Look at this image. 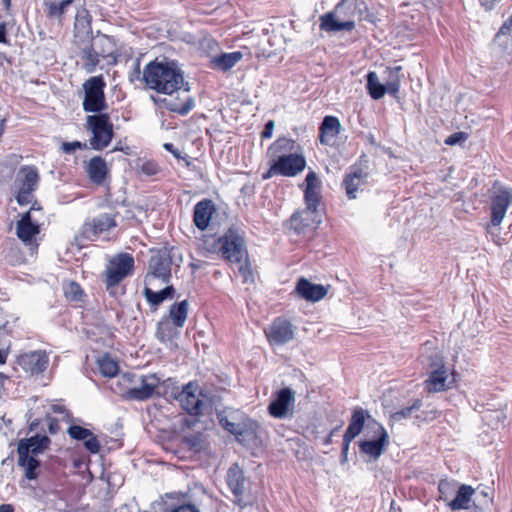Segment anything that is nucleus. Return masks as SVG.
I'll return each mask as SVG.
<instances>
[{
  "mask_svg": "<svg viewBox=\"0 0 512 512\" xmlns=\"http://www.w3.org/2000/svg\"><path fill=\"white\" fill-rule=\"evenodd\" d=\"M212 68L224 71V53H220L211 59Z\"/></svg>",
  "mask_w": 512,
  "mask_h": 512,
  "instance_id": "5fc2aeb1",
  "label": "nucleus"
},
{
  "mask_svg": "<svg viewBox=\"0 0 512 512\" xmlns=\"http://www.w3.org/2000/svg\"><path fill=\"white\" fill-rule=\"evenodd\" d=\"M134 270V259L128 253H121L113 257L102 273L106 290L111 296L117 295L120 282L131 275Z\"/></svg>",
  "mask_w": 512,
  "mask_h": 512,
  "instance_id": "423d86ee",
  "label": "nucleus"
},
{
  "mask_svg": "<svg viewBox=\"0 0 512 512\" xmlns=\"http://www.w3.org/2000/svg\"><path fill=\"white\" fill-rule=\"evenodd\" d=\"M365 436L367 439L359 442L360 450L371 459L377 460L389 445V435L382 424L372 419L366 424Z\"/></svg>",
  "mask_w": 512,
  "mask_h": 512,
  "instance_id": "0eeeda50",
  "label": "nucleus"
},
{
  "mask_svg": "<svg viewBox=\"0 0 512 512\" xmlns=\"http://www.w3.org/2000/svg\"><path fill=\"white\" fill-rule=\"evenodd\" d=\"M491 224L499 226L506 216L508 207L512 204V188L494 186L490 197Z\"/></svg>",
  "mask_w": 512,
  "mask_h": 512,
  "instance_id": "9b49d317",
  "label": "nucleus"
},
{
  "mask_svg": "<svg viewBox=\"0 0 512 512\" xmlns=\"http://www.w3.org/2000/svg\"><path fill=\"white\" fill-rule=\"evenodd\" d=\"M295 404V392L285 387L279 390L268 406L269 414L277 419H284L293 413Z\"/></svg>",
  "mask_w": 512,
  "mask_h": 512,
  "instance_id": "f8f14e48",
  "label": "nucleus"
},
{
  "mask_svg": "<svg viewBox=\"0 0 512 512\" xmlns=\"http://www.w3.org/2000/svg\"><path fill=\"white\" fill-rule=\"evenodd\" d=\"M341 124L336 117L326 116L321 125L320 141L321 143L328 144L330 138L339 134Z\"/></svg>",
  "mask_w": 512,
  "mask_h": 512,
  "instance_id": "473e14b6",
  "label": "nucleus"
},
{
  "mask_svg": "<svg viewBox=\"0 0 512 512\" xmlns=\"http://www.w3.org/2000/svg\"><path fill=\"white\" fill-rule=\"evenodd\" d=\"M400 71H401L400 66H397V67H394V68L388 70L389 79L386 81L385 85H386L387 93H389L391 95H396L399 91V86H400V81H401Z\"/></svg>",
  "mask_w": 512,
  "mask_h": 512,
  "instance_id": "79ce46f5",
  "label": "nucleus"
},
{
  "mask_svg": "<svg viewBox=\"0 0 512 512\" xmlns=\"http://www.w3.org/2000/svg\"><path fill=\"white\" fill-rule=\"evenodd\" d=\"M274 175H279V172H272V166L270 169L263 175V179H269L273 177Z\"/></svg>",
  "mask_w": 512,
  "mask_h": 512,
  "instance_id": "774afa93",
  "label": "nucleus"
},
{
  "mask_svg": "<svg viewBox=\"0 0 512 512\" xmlns=\"http://www.w3.org/2000/svg\"><path fill=\"white\" fill-rule=\"evenodd\" d=\"M92 44L97 50L106 49L111 51L110 57L112 56L115 59L113 56V43L110 37L106 35H101L97 38L93 37Z\"/></svg>",
  "mask_w": 512,
  "mask_h": 512,
  "instance_id": "49530a36",
  "label": "nucleus"
},
{
  "mask_svg": "<svg viewBox=\"0 0 512 512\" xmlns=\"http://www.w3.org/2000/svg\"><path fill=\"white\" fill-rule=\"evenodd\" d=\"M367 177L368 173L365 172L361 167H351L350 172L346 174L343 181L346 194L350 199H355L357 197L356 192L366 182Z\"/></svg>",
  "mask_w": 512,
  "mask_h": 512,
  "instance_id": "a878e982",
  "label": "nucleus"
},
{
  "mask_svg": "<svg viewBox=\"0 0 512 512\" xmlns=\"http://www.w3.org/2000/svg\"><path fill=\"white\" fill-rule=\"evenodd\" d=\"M166 394L170 399L179 403V406L191 416L202 414L206 405L203 390L198 382L190 381L182 387L172 385L168 386Z\"/></svg>",
  "mask_w": 512,
  "mask_h": 512,
  "instance_id": "39448f33",
  "label": "nucleus"
},
{
  "mask_svg": "<svg viewBox=\"0 0 512 512\" xmlns=\"http://www.w3.org/2000/svg\"><path fill=\"white\" fill-rule=\"evenodd\" d=\"M86 143H82L80 141H73V142H63L62 143V151L66 154H72L78 149H84L86 148Z\"/></svg>",
  "mask_w": 512,
  "mask_h": 512,
  "instance_id": "8fccbe9b",
  "label": "nucleus"
},
{
  "mask_svg": "<svg viewBox=\"0 0 512 512\" xmlns=\"http://www.w3.org/2000/svg\"><path fill=\"white\" fill-rule=\"evenodd\" d=\"M164 149L173 154L176 158H181L180 150L176 149L172 143H165L163 145Z\"/></svg>",
  "mask_w": 512,
  "mask_h": 512,
  "instance_id": "bf43d9fd",
  "label": "nucleus"
},
{
  "mask_svg": "<svg viewBox=\"0 0 512 512\" xmlns=\"http://www.w3.org/2000/svg\"><path fill=\"white\" fill-rule=\"evenodd\" d=\"M141 79L148 89L157 93L169 96L177 94L174 99L152 96L151 99L158 106L180 115H186L194 107V100L189 95L190 88L177 62L151 61L144 67Z\"/></svg>",
  "mask_w": 512,
  "mask_h": 512,
  "instance_id": "f257e3e1",
  "label": "nucleus"
},
{
  "mask_svg": "<svg viewBox=\"0 0 512 512\" xmlns=\"http://www.w3.org/2000/svg\"><path fill=\"white\" fill-rule=\"evenodd\" d=\"M33 191L29 190L28 188H20L18 194L16 196V200L20 205L29 204L32 201L33 198Z\"/></svg>",
  "mask_w": 512,
  "mask_h": 512,
  "instance_id": "09e8293b",
  "label": "nucleus"
},
{
  "mask_svg": "<svg viewBox=\"0 0 512 512\" xmlns=\"http://www.w3.org/2000/svg\"><path fill=\"white\" fill-rule=\"evenodd\" d=\"M275 127L274 121L270 120L266 123L264 130L262 131L263 138H270L272 136Z\"/></svg>",
  "mask_w": 512,
  "mask_h": 512,
  "instance_id": "4d7b16f0",
  "label": "nucleus"
},
{
  "mask_svg": "<svg viewBox=\"0 0 512 512\" xmlns=\"http://www.w3.org/2000/svg\"><path fill=\"white\" fill-rule=\"evenodd\" d=\"M343 5L339 4L333 12L321 16L320 28L327 32L351 31L355 28L353 20H344L341 17Z\"/></svg>",
  "mask_w": 512,
  "mask_h": 512,
  "instance_id": "f3484780",
  "label": "nucleus"
},
{
  "mask_svg": "<svg viewBox=\"0 0 512 512\" xmlns=\"http://www.w3.org/2000/svg\"><path fill=\"white\" fill-rule=\"evenodd\" d=\"M427 366L430 369V375L425 381V388L428 392H440L449 388V374L444 365L442 356L434 351L428 356Z\"/></svg>",
  "mask_w": 512,
  "mask_h": 512,
  "instance_id": "9d476101",
  "label": "nucleus"
},
{
  "mask_svg": "<svg viewBox=\"0 0 512 512\" xmlns=\"http://www.w3.org/2000/svg\"><path fill=\"white\" fill-rule=\"evenodd\" d=\"M0 43H7L5 24H0Z\"/></svg>",
  "mask_w": 512,
  "mask_h": 512,
  "instance_id": "680f3d73",
  "label": "nucleus"
},
{
  "mask_svg": "<svg viewBox=\"0 0 512 512\" xmlns=\"http://www.w3.org/2000/svg\"><path fill=\"white\" fill-rule=\"evenodd\" d=\"M481 2V5L486 9V10H491L494 6V3H495V0H480Z\"/></svg>",
  "mask_w": 512,
  "mask_h": 512,
  "instance_id": "e2e57ef3",
  "label": "nucleus"
},
{
  "mask_svg": "<svg viewBox=\"0 0 512 512\" xmlns=\"http://www.w3.org/2000/svg\"><path fill=\"white\" fill-rule=\"evenodd\" d=\"M99 370L106 377H114L117 375L118 363L108 354H105L98 360Z\"/></svg>",
  "mask_w": 512,
  "mask_h": 512,
  "instance_id": "ea45409f",
  "label": "nucleus"
},
{
  "mask_svg": "<svg viewBox=\"0 0 512 512\" xmlns=\"http://www.w3.org/2000/svg\"><path fill=\"white\" fill-rule=\"evenodd\" d=\"M367 89L370 96L375 100L382 98L387 92L386 85L380 83L375 72H369L367 75Z\"/></svg>",
  "mask_w": 512,
  "mask_h": 512,
  "instance_id": "58836bf2",
  "label": "nucleus"
},
{
  "mask_svg": "<svg viewBox=\"0 0 512 512\" xmlns=\"http://www.w3.org/2000/svg\"><path fill=\"white\" fill-rule=\"evenodd\" d=\"M296 291L303 299L310 302L319 301L327 294L326 287L319 284H313L305 278L299 279Z\"/></svg>",
  "mask_w": 512,
  "mask_h": 512,
  "instance_id": "bb28decb",
  "label": "nucleus"
},
{
  "mask_svg": "<svg viewBox=\"0 0 512 512\" xmlns=\"http://www.w3.org/2000/svg\"><path fill=\"white\" fill-rule=\"evenodd\" d=\"M305 183L304 196L306 207L317 209L321 199V181L315 172L310 171L306 176Z\"/></svg>",
  "mask_w": 512,
  "mask_h": 512,
  "instance_id": "393cba45",
  "label": "nucleus"
},
{
  "mask_svg": "<svg viewBox=\"0 0 512 512\" xmlns=\"http://www.w3.org/2000/svg\"><path fill=\"white\" fill-rule=\"evenodd\" d=\"M39 231V225L32 221L31 211H27L17 222L16 235L26 245H34V237Z\"/></svg>",
  "mask_w": 512,
  "mask_h": 512,
  "instance_id": "4be33fe9",
  "label": "nucleus"
},
{
  "mask_svg": "<svg viewBox=\"0 0 512 512\" xmlns=\"http://www.w3.org/2000/svg\"><path fill=\"white\" fill-rule=\"evenodd\" d=\"M171 512H199V510L194 505L184 504L172 509Z\"/></svg>",
  "mask_w": 512,
  "mask_h": 512,
  "instance_id": "6e6d98bb",
  "label": "nucleus"
},
{
  "mask_svg": "<svg viewBox=\"0 0 512 512\" xmlns=\"http://www.w3.org/2000/svg\"><path fill=\"white\" fill-rule=\"evenodd\" d=\"M20 188H28L34 191L39 182L38 171L34 166L23 167L19 171Z\"/></svg>",
  "mask_w": 512,
  "mask_h": 512,
  "instance_id": "c9c22d12",
  "label": "nucleus"
},
{
  "mask_svg": "<svg viewBox=\"0 0 512 512\" xmlns=\"http://www.w3.org/2000/svg\"><path fill=\"white\" fill-rule=\"evenodd\" d=\"M177 334L176 327L172 324V322L167 317H163L158 323L155 331L156 338L162 342L166 343L174 338Z\"/></svg>",
  "mask_w": 512,
  "mask_h": 512,
  "instance_id": "e433bc0d",
  "label": "nucleus"
},
{
  "mask_svg": "<svg viewBox=\"0 0 512 512\" xmlns=\"http://www.w3.org/2000/svg\"><path fill=\"white\" fill-rule=\"evenodd\" d=\"M467 139V134L464 132H457L454 134H451L445 139V144L449 146H453L455 144H462Z\"/></svg>",
  "mask_w": 512,
  "mask_h": 512,
  "instance_id": "603ef678",
  "label": "nucleus"
},
{
  "mask_svg": "<svg viewBox=\"0 0 512 512\" xmlns=\"http://www.w3.org/2000/svg\"><path fill=\"white\" fill-rule=\"evenodd\" d=\"M351 442H346V438H343V447L341 453V463H345L348 458L349 445Z\"/></svg>",
  "mask_w": 512,
  "mask_h": 512,
  "instance_id": "13d9d810",
  "label": "nucleus"
},
{
  "mask_svg": "<svg viewBox=\"0 0 512 512\" xmlns=\"http://www.w3.org/2000/svg\"><path fill=\"white\" fill-rule=\"evenodd\" d=\"M68 434L75 440L85 441L89 436H91L92 432L84 427L72 425L68 428Z\"/></svg>",
  "mask_w": 512,
  "mask_h": 512,
  "instance_id": "a18cd8bd",
  "label": "nucleus"
},
{
  "mask_svg": "<svg viewBox=\"0 0 512 512\" xmlns=\"http://www.w3.org/2000/svg\"><path fill=\"white\" fill-rule=\"evenodd\" d=\"M149 268L153 278H159L168 283L171 277V259L165 253L153 255L149 261Z\"/></svg>",
  "mask_w": 512,
  "mask_h": 512,
  "instance_id": "b1692460",
  "label": "nucleus"
},
{
  "mask_svg": "<svg viewBox=\"0 0 512 512\" xmlns=\"http://www.w3.org/2000/svg\"><path fill=\"white\" fill-rule=\"evenodd\" d=\"M159 384V378L155 374L142 376L139 386L128 389L125 398L129 400L144 401L151 398Z\"/></svg>",
  "mask_w": 512,
  "mask_h": 512,
  "instance_id": "a211bd4d",
  "label": "nucleus"
},
{
  "mask_svg": "<svg viewBox=\"0 0 512 512\" xmlns=\"http://www.w3.org/2000/svg\"><path fill=\"white\" fill-rule=\"evenodd\" d=\"M14 508L11 504H1L0 512H13Z\"/></svg>",
  "mask_w": 512,
  "mask_h": 512,
  "instance_id": "0e129e2a",
  "label": "nucleus"
},
{
  "mask_svg": "<svg viewBox=\"0 0 512 512\" xmlns=\"http://www.w3.org/2000/svg\"><path fill=\"white\" fill-rule=\"evenodd\" d=\"M421 406H422V401L419 399L415 400L412 405L394 412L390 416V423L393 424V423L399 422L403 419L412 417L416 412H418L420 410Z\"/></svg>",
  "mask_w": 512,
  "mask_h": 512,
  "instance_id": "a19ab883",
  "label": "nucleus"
},
{
  "mask_svg": "<svg viewBox=\"0 0 512 512\" xmlns=\"http://www.w3.org/2000/svg\"><path fill=\"white\" fill-rule=\"evenodd\" d=\"M75 46L79 50V55L83 61V68L88 73L95 71L99 64V57L109 58L111 55V51L109 50H97L92 44V41L77 43Z\"/></svg>",
  "mask_w": 512,
  "mask_h": 512,
  "instance_id": "2eb2a0df",
  "label": "nucleus"
},
{
  "mask_svg": "<svg viewBox=\"0 0 512 512\" xmlns=\"http://www.w3.org/2000/svg\"><path fill=\"white\" fill-rule=\"evenodd\" d=\"M159 166L154 161H145L140 166L141 173L146 176H154L159 172Z\"/></svg>",
  "mask_w": 512,
  "mask_h": 512,
  "instance_id": "de8ad7c7",
  "label": "nucleus"
},
{
  "mask_svg": "<svg viewBox=\"0 0 512 512\" xmlns=\"http://www.w3.org/2000/svg\"><path fill=\"white\" fill-rule=\"evenodd\" d=\"M474 493L475 490L471 486L462 484L459 486L455 498L448 502V506L451 510H469Z\"/></svg>",
  "mask_w": 512,
  "mask_h": 512,
  "instance_id": "c756f323",
  "label": "nucleus"
},
{
  "mask_svg": "<svg viewBox=\"0 0 512 512\" xmlns=\"http://www.w3.org/2000/svg\"><path fill=\"white\" fill-rule=\"evenodd\" d=\"M216 46V43L212 39H205L203 43V47H207L209 49H213Z\"/></svg>",
  "mask_w": 512,
  "mask_h": 512,
  "instance_id": "338daca9",
  "label": "nucleus"
},
{
  "mask_svg": "<svg viewBox=\"0 0 512 512\" xmlns=\"http://www.w3.org/2000/svg\"><path fill=\"white\" fill-rule=\"evenodd\" d=\"M86 127L92 133L89 141L94 150H103L113 138V125L106 113L89 115L86 118Z\"/></svg>",
  "mask_w": 512,
  "mask_h": 512,
  "instance_id": "6e6552de",
  "label": "nucleus"
},
{
  "mask_svg": "<svg viewBox=\"0 0 512 512\" xmlns=\"http://www.w3.org/2000/svg\"><path fill=\"white\" fill-rule=\"evenodd\" d=\"M50 439L46 435H34L28 439H21L18 443V465L24 469L25 477L34 480L38 476L40 462L36 459L49 445Z\"/></svg>",
  "mask_w": 512,
  "mask_h": 512,
  "instance_id": "20e7f679",
  "label": "nucleus"
},
{
  "mask_svg": "<svg viewBox=\"0 0 512 512\" xmlns=\"http://www.w3.org/2000/svg\"><path fill=\"white\" fill-rule=\"evenodd\" d=\"M89 180L96 185H102L109 173L106 161L100 156L92 157L86 165Z\"/></svg>",
  "mask_w": 512,
  "mask_h": 512,
  "instance_id": "cd10ccee",
  "label": "nucleus"
},
{
  "mask_svg": "<svg viewBox=\"0 0 512 512\" xmlns=\"http://www.w3.org/2000/svg\"><path fill=\"white\" fill-rule=\"evenodd\" d=\"M84 446L93 454L98 453L100 450V443L93 433L84 441Z\"/></svg>",
  "mask_w": 512,
  "mask_h": 512,
  "instance_id": "3c124183",
  "label": "nucleus"
},
{
  "mask_svg": "<svg viewBox=\"0 0 512 512\" xmlns=\"http://www.w3.org/2000/svg\"><path fill=\"white\" fill-rule=\"evenodd\" d=\"M456 483L455 482H449L447 480H442L440 481L439 483V492H440V497L447 501L448 500V496H449V493L450 491L453 489V486L455 485Z\"/></svg>",
  "mask_w": 512,
  "mask_h": 512,
  "instance_id": "864d4df0",
  "label": "nucleus"
},
{
  "mask_svg": "<svg viewBox=\"0 0 512 512\" xmlns=\"http://www.w3.org/2000/svg\"><path fill=\"white\" fill-rule=\"evenodd\" d=\"M117 223L115 216L108 213L100 214L89 221H86L82 226V235L86 239L93 240L103 232L109 231L111 228L116 227Z\"/></svg>",
  "mask_w": 512,
  "mask_h": 512,
  "instance_id": "ddd939ff",
  "label": "nucleus"
},
{
  "mask_svg": "<svg viewBox=\"0 0 512 512\" xmlns=\"http://www.w3.org/2000/svg\"><path fill=\"white\" fill-rule=\"evenodd\" d=\"M338 428L333 429L329 435L324 439V445H330L332 443V437Z\"/></svg>",
  "mask_w": 512,
  "mask_h": 512,
  "instance_id": "69168bd1",
  "label": "nucleus"
},
{
  "mask_svg": "<svg viewBox=\"0 0 512 512\" xmlns=\"http://www.w3.org/2000/svg\"><path fill=\"white\" fill-rule=\"evenodd\" d=\"M305 165L306 161L301 155H282L273 163L272 172H279V175L293 177L303 171Z\"/></svg>",
  "mask_w": 512,
  "mask_h": 512,
  "instance_id": "dca6fc26",
  "label": "nucleus"
},
{
  "mask_svg": "<svg viewBox=\"0 0 512 512\" xmlns=\"http://www.w3.org/2000/svg\"><path fill=\"white\" fill-rule=\"evenodd\" d=\"M188 315V301L183 300L179 303H174L169 310V320L176 328H182L186 322Z\"/></svg>",
  "mask_w": 512,
  "mask_h": 512,
  "instance_id": "72a5a7b5",
  "label": "nucleus"
},
{
  "mask_svg": "<svg viewBox=\"0 0 512 512\" xmlns=\"http://www.w3.org/2000/svg\"><path fill=\"white\" fill-rule=\"evenodd\" d=\"M48 356L44 351H32L21 355L18 359L19 365L31 374H40L48 366Z\"/></svg>",
  "mask_w": 512,
  "mask_h": 512,
  "instance_id": "412c9836",
  "label": "nucleus"
},
{
  "mask_svg": "<svg viewBox=\"0 0 512 512\" xmlns=\"http://www.w3.org/2000/svg\"><path fill=\"white\" fill-rule=\"evenodd\" d=\"M265 335L271 345H284L294 337L292 324L282 318H277L265 330Z\"/></svg>",
  "mask_w": 512,
  "mask_h": 512,
  "instance_id": "4468645a",
  "label": "nucleus"
},
{
  "mask_svg": "<svg viewBox=\"0 0 512 512\" xmlns=\"http://www.w3.org/2000/svg\"><path fill=\"white\" fill-rule=\"evenodd\" d=\"M64 294L70 301H81L84 292L78 283L72 281L64 287Z\"/></svg>",
  "mask_w": 512,
  "mask_h": 512,
  "instance_id": "c03bdc74",
  "label": "nucleus"
},
{
  "mask_svg": "<svg viewBox=\"0 0 512 512\" xmlns=\"http://www.w3.org/2000/svg\"><path fill=\"white\" fill-rule=\"evenodd\" d=\"M365 418L366 412L363 409L358 408L354 410L349 426L343 437L346 438V442H351L361 433L365 425Z\"/></svg>",
  "mask_w": 512,
  "mask_h": 512,
  "instance_id": "7c9ffc66",
  "label": "nucleus"
},
{
  "mask_svg": "<svg viewBox=\"0 0 512 512\" xmlns=\"http://www.w3.org/2000/svg\"><path fill=\"white\" fill-rule=\"evenodd\" d=\"M320 222L317 209H309L308 207L294 213L290 219L291 227L298 233L302 232L305 228H316Z\"/></svg>",
  "mask_w": 512,
  "mask_h": 512,
  "instance_id": "5701e85b",
  "label": "nucleus"
},
{
  "mask_svg": "<svg viewBox=\"0 0 512 512\" xmlns=\"http://www.w3.org/2000/svg\"><path fill=\"white\" fill-rule=\"evenodd\" d=\"M106 83L102 76H93L87 79L82 87L84 91L83 110L96 114L107 108L104 88Z\"/></svg>",
  "mask_w": 512,
  "mask_h": 512,
  "instance_id": "1a4fd4ad",
  "label": "nucleus"
},
{
  "mask_svg": "<svg viewBox=\"0 0 512 512\" xmlns=\"http://www.w3.org/2000/svg\"><path fill=\"white\" fill-rule=\"evenodd\" d=\"M226 431L231 433L235 440L244 448L252 451L264 447L268 440L266 430L255 420L243 418L239 422H229L226 419Z\"/></svg>",
  "mask_w": 512,
  "mask_h": 512,
  "instance_id": "7ed1b4c3",
  "label": "nucleus"
},
{
  "mask_svg": "<svg viewBox=\"0 0 512 512\" xmlns=\"http://www.w3.org/2000/svg\"><path fill=\"white\" fill-rule=\"evenodd\" d=\"M203 247L208 254L224 259V235L205 234L203 236Z\"/></svg>",
  "mask_w": 512,
  "mask_h": 512,
  "instance_id": "2f4dec72",
  "label": "nucleus"
},
{
  "mask_svg": "<svg viewBox=\"0 0 512 512\" xmlns=\"http://www.w3.org/2000/svg\"><path fill=\"white\" fill-rule=\"evenodd\" d=\"M92 17L85 8L78 9L74 22V44L92 41Z\"/></svg>",
  "mask_w": 512,
  "mask_h": 512,
  "instance_id": "6ab92c4d",
  "label": "nucleus"
},
{
  "mask_svg": "<svg viewBox=\"0 0 512 512\" xmlns=\"http://www.w3.org/2000/svg\"><path fill=\"white\" fill-rule=\"evenodd\" d=\"M228 484L235 495V503L239 506L243 504V494L245 491V478L243 476L242 470L238 467L237 464H234L229 468L228 471Z\"/></svg>",
  "mask_w": 512,
  "mask_h": 512,
  "instance_id": "c85d7f7f",
  "label": "nucleus"
},
{
  "mask_svg": "<svg viewBox=\"0 0 512 512\" xmlns=\"http://www.w3.org/2000/svg\"><path fill=\"white\" fill-rule=\"evenodd\" d=\"M216 213V206L210 199H203L196 203L193 209V223L200 230L209 228L213 215Z\"/></svg>",
  "mask_w": 512,
  "mask_h": 512,
  "instance_id": "aec40b11",
  "label": "nucleus"
},
{
  "mask_svg": "<svg viewBox=\"0 0 512 512\" xmlns=\"http://www.w3.org/2000/svg\"><path fill=\"white\" fill-rule=\"evenodd\" d=\"M243 58L247 60L251 58V52L247 47H243L239 51L226 52V70L234 67Z\"/></svg>",
  "mask_w": 512,
  "mask_h": 512,
  "instance_id": "37998d69",
  "label": "nucleus"
},
{
  "mask_svg": "<svg viewBox=\"0 0 512 512\" xmlns=\"http://www.w3.org/2000/svg\"><path fill=\"white\" fill-rule=\"evenodd\" d=\"M73 0H45L46 14L49 18L60 19Z\"/></svg>",
  "mask_w": 512,
  "mask_h": 512,
  "instance_id": "4c0bfd02",
  "label": "nucleus"
},
{
  "mask_svg": "<svg viewBox=\"0 0 512 512\" xmlns=\"http://www.w3.org/2000/svg\"><path fill=\"white\" fill-rule=\"evenodd\" d=\"M143 293L149 304L153 306H158L164 300L172 299L175 293V289L173 288V286H167L164 289L155 292L152 289L145 287Z\"/></svg>",
  "mask_w": 512,
  "mask_h": 512,
  "instance_id": "f704fd0d",
  "label": "nucleus"
},
{
  "mask_svg": "<svg viewBox=\"0 0 512 512\" xmlns=\"http://www.w3.org/2000/svg\"><path fill=\"white\" fill-rule=\"evenodd\" d=\"M226 262L243 284L255 283L256 272L249 258L244 231L238 227H230L226 231Z\"/></svg>",
  "mask_w": 512,
  "mask_h": 512,
  "instance_id": "f03ea898",
  "label": "nucleus"
},
{
  "mask_svg": "<svg viewBox=\"0 0 512 512\" xmlns=\"http://www.w3.org/2000/svg\"><path fill=\"white\" fill-rule=\"evenodd\" d=\"M47 422H48L49 432L51 434H55L59 430V425H58L57 420H55L53 418H47Z\"/></svg>",
  "mask_w": 512,
  "mask_h": 512,
  "instance_id": "052dcab7",
  "label": "nucleus"
}]
</instances>
